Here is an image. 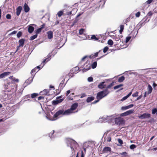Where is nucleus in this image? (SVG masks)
Wrapping results in <instances>:
<instances>
[{"mask_svg":"<svg viewBox=\"0 0 157 157\" xmlns=\"http://www.w3.org/2000/svg\"><path fill=\"white\" fill-rule=\"evenodd\" d=\"M65 140L67 146H70L72 151L77 147L78 144L75 140L69 138H66Z\"/></svg>","mask_w":157,"mask_h":157,"instance_id":"f257e3e1","label":"nucleus"},{"mask_svg":"<svg viewBox=\"0 0 157 157\" xmlns=\"http://www.w3.org/2000/svg\"><path fill=\"white\" fill-rule=\"evenodd\" d=\"M67 110L65 111L64 109H61L59 110L57 112L53 115V117L52 120H55L57 119V117L61 115H68V114Z\"/></svg>","mask_w":157,"mask_h":157,"instance_id":"f03ea898","label":"nucleus"},{"mask_svg":"<svg viewBox=\"0 0 157 157\" xmlns=\"http://www.w3.org/2000/svg\"><path fill=\"white\" fill-rule=\"evenodd\" d=\"M107 89H106L104 90L98 92L97 95V98L100 100L106 96L109 93V91Z\"/></svg>","mask_w":157,"mask_h":157,"instance_id":"7ed1b4c3","label":"nucleus"},{"mask_svg":"<svg viewBox=\"0 0 157 157\" xmlns=\"http://www.w3.org/2000/svg\"><path fill=\"white\" fill-rule=\"evenodd\" d=\"M87 56H85L84 57H83L81 59V61L78 64V66H76L72 69L71 71L73 73H77L76 72L77 71L79 70V68H80V67L81 66V64L82 63V62L85 59H86L87 57Z\"/></svg>","mask_w":157,"mask_h":157,"instance_id":"20e7f679","label":"nucleus"},{"mask_svg":"<svg viewBox=\"0 0 157 157\" xmlns=\"http://www.w3.org/2000/svg\"><path fill=\"white\" fill-rule=\"evenodd\" d=\"M78 106V103H75L73 104L70 108L67 110L68 115L73 113V111Z\"/></svg>","mask_w":157,"mask_h":157,"instance_id":"39448f33","label":"nucleus"},{"mask_svg":"<svg viewBox=\"0 0 157 157\" xmlns=\"http://www.w3.org/2000/svg\"><path fill=\"white\" fill-rule=\"evenodd\" d=\"M111 79H106L104 81L100 83L98 85V87L99 88H106V83L109 82L110 81Z\"/></svg>","mask_w":157,"mask_h":157,"instance_id":"423d86ee","label":"nucleus"},{"mask_svg":"<svg viewBox=\"0 0 157 157\" xmlns=\"http://www.w3.org/2000/svg\"><path fill=\"white\" fill-rule=\"evenodd\" d=\"M115 123L117 125H122L124 123V120L123 118L120 117L115 118Z\"/></svg>","mask_w":157,"mask_h":157,"instance_id":"0eeeda50","label":"nucleus"},{"mask_svg":"<svg viewBox=\"0 0 157 157\" xmlns=\"http://www.w3.org/2000/svg\"><path fill=\"white\" fill-rule=\"evenodd\" d=\"M80 67L83 68L82 71L84 72L89 70L90 69V66L89 64H88L87 63H86L85 64H83L82 65H81Z\"/></svg>","mask_w":157,"mask_h":157,"instance_id":"6e6552de","label":"nucleus"},{"mask_svg":"<svg viewBox=\"0 0 157 157\" xmlns=\"http://www.w3.org/2000/svg\"><path fill=\"white\" fill-rule=\"evenodd\" d=\"M151 116L150 113H144L143 114L138 116L139 118L140 119H144L146 118H149Z\"/></svg>","mask_w":157,"mask_h":157,"instance_id":"1a4fd4ad","label":"nucleus"},{"mask_svg":"<svg viewBox=\"0 0 157 157\" xmlns=\"http://www.w3.org/2000/svg\"><path fill=\"white\" fill-rule=\"evenodd\" d=\"M51 53H49L47 56V58L43 61L41 63V65L43 64L41 68H42L44 66L45 63L48 61L50 59V58L51 56Z\"/></svg>","mask_w":157,"mask_h":157,"instance_id":"9d476101","label":"nucleus"},{"mask_svg":"<svg viewBox=\"0 0 157 157\" xmlns=\"http://www.w3.org/2000/svg\"><path fill=\"white\" fill-rule=\"evenodd\" d=\"M34 76L29 78L28 79L26 80L25 82L24 83V85L25 86L24 87H25L26 86L29 84H30L32 82L33 79L34 78Z\"/></svg>","mask_w":157,"mask_h":157,"instance_id":"9b49d317","label":"nucleus"},{"mask_svg":"<svg viewBox=\"0 0 157 157\" xmlns=\"http://www.w3.org/2000/svg\"><path fill=\"white\" fill-rule=\"evenodd\" d=\"M60 96L56 99V100L53 101V104L54 105H56L58 104L64 100L63 98H61Z\"/></svg>","mask_w":157,"mask_h":157,"instance_id":"f8f14e48","label":"nucleus"},{"mask_svg":"<svg viewBox=\"0 0 157 157\" xmlns=\"http://www.w3.org/2000/svg\"><path fill=\"white\" fill-rule=\"evenodd\" d=\"M46 91V89H44L42 91H41L40 94L39 93H34L32 94H31V97L33 98H35L36 97H37V96H38L40 94H41L42 93H43V94H46L45 92Z\"/></svg>","mask_w":157,"mask_h":157,"instance_id":"ddd939ff","label":"nucleus"},{"mask_svg":"<svg viewBox=\"0 0 157 157\" xmlns=\"http://www.w3.org/2000/svg\"><path fill=\"white\" fill-rule=\"evenodd\" d=\"M134 110L133 109L129 110L128 111H126V112L122 113L120 114L121 116H125L130 114L134 112Z\"/></svg>","mask_w":157,"mask_h":157,"instance_id":"4468645a","label":"nucleus"},{"mask_svg":"<svg viewBox=\"0 0 157 157\" xmlns=\"http://www.w3.org/2000/svg\"><path fill=\"white\" fill-rule=\"evenodd\" d=\"M111 148L108 147H105L103 149L102 152L103 153H106L108 151L110 152L111 151Z\"/></svg>","mask_w":157,"mask_h":157,"instance_id":"2eb2a0df","label":"nucleus"},{"mask_svg":"<svg viewBox=\"0 0 157 157\" xmlns=\"http://www.w3.org/2000/svg\"><path fill=\"white\" fill-rule=\"evenodd\" d=\"M10 72H6L3 73L0 75V78H3L5 76L9 75L10 74Z\"/></svg>","mask_w":157,"mask_h":157,"instance_id":"dca6fc26","label":"nucleus"},{"mask_svg":"<svg viewBox=\"0 0 157 157\" xmlns=\"http://www.w3.org/2000/svg\"><path fill=\"white\" fill-rule=\"evenodd\" d=\"M48 34V39H50L52 38L53 37V32L51 31H48L47 32Z\"/></svg>","mask_w":157,"mask_h":157,"instance_id":"f3484780","label":"nucleus"},{"mask_svg":"<svg viewBox=\"0 0 157 157\" xmlns=\"http://www.w3.org/2000/svg\"><path fill=\"white\" fill-rule=\"evenodd\" d=\"M24 11L25 13H27L30 10L29 8L26 3L24 4Z\"/></svg>","mask_w":157,"mask_h":157,"instance_id":"a211bd4d","label":"nucleus"},{"mask_svg":"<svg viewBox=\"0 0 157 157\" xmlns=\"http://www.w3.org/2000/svg\"><path fill=\"white\" fill-rule=\"evenodd\" d=\"M22 7L21 6H19L16 9V15L17 16H19L21 11Z\"/></svg>","mask_w":157,"mask_h":157,"instance_id":"6ab92c4d","label":"nucleus"},{"mask_svg":"<svg viewBox=\"0 0 157 157\" xmlns=\"http://www.w3.org/2000/svg\"><path fill=\"white\" fill-rule=\"evenodd\" d=\"M147 19V17H144L142 20V21L140 22V25H141V26H142V25L143 24H144L145 23H146L148 21H149V20H148L147 21V22H145L146 21V20Z\"/></svg>","mask_w":157,"mask_h":157,"instance_id":"aec40b11","label":"nucleus"},{"mask_svg":"<svg viewBox=\"0 0 157 157\" xmlns=\"http://www.w3.org/2000/svg\"><path fill=\"white\" fill-rule=\"evenodd\" d=\"M25 40L24 39H21L19 41V46L23 47L24 45Z\"/></svg>","mask_w":157,"mask_h":157,"instance_id":"412c9836","label":"nucleus"},{"mask_svg":"<svg viewBox=\"0 0 157 157\" xmlns=\"http://www.w3.org/2000/svg\"><path fill=\"white\" fill-rule=\"evenodd\" d=\"M34 30V28L32 25H30L28 28V31L30 33H32Z\"/></svg>","mask_w":157,"mask_h":157,"instance_id":"4be33fe9","label":"nucleus"},{"mask_svg":"<svg viewBox=\"0 0 157 157\" xmlns=\"http://www.w3.org/2000/svg\"><path fill=\"white\" fill-rule=\"evenodd\" d=\"M94 98L93 96L88 97L86 99V101L87 103H89L94 100Z\"/></svg>","mask_w":157,"mask_h":157,"instance_id":"5701e85b","label":"nucleus"},{"mask_svg":"<svg viewBox=\"0 0 157 157\" xmlns=\"http://www.w3.org/2000/svg\"><path fill=\"white\" fill-rule=\"evenodd\" d=\"M14 85V84L13 83L10 82L9 83H7L6 84H5V88H7L10 87L11 86H13Z\"/></svg>","mask_w":157,"mask_h":157,"instance_id":"b1692460","label":"nucleus"},{"mask_svg":"<svg viewBox=\"0 0 157 157\" xmlns=\"http://www.w3.org/2000/svg\"><path fill=\"white\" fill-rule=\"evenodd\" d=\"M64 80H63L59 84V88H63L65 85V84H64Z\"/></svg>","mask_w":157,"mask_h":157,"instance_id":"393cba45","label":"nucleus"},{"mask_svg":"<svg viewBox=\"0 0 157 157\" xmlns=\"http://www.w3.org/2000/svg\"><path fill=\"white\" fill-rule=\"evenodd\" d=\"M132 93V92H131L129 93L126 96L124 97L121 99V101H124L126 100V99H127L128 98L131 94Z\"/></svg>","mask_w":157,"mask_h":157,"instance_id":"a878e982","label":"nucleus"},{"mask_svg":"<svg viewBox=\"0 0 157 157\" xmlns=\"http://www.w3.org/2000/svg\"><path fill=\"white\" fill-rule=\"evenodd\" d=\"M105 140H106L107 142H110L111 141V137L110 136H108L107 137H105L104 138Z\"/></svg>","mask_w":157,"mask_h":157,"instance_id":"bb28decb","label":"nucleus"},{"mask_svg":"<svg viewBox=\"0 0 157 157\" xmlns=\"http://www.w3.org/2000/svg\"><path fill=\"white\" fill-rule=\"evenodd\" d=\"M115 83V82H112V83L108 85L106 88H110L112 87L114 85Z\"/></svg>","mask_w":157,"mask_h":157,"instance_id":"cd10ccee","label":"nucleus"},{"mask_svg":"<svg viewBox=\"0 0 157 157\" xmlns=\"http://www.w3.org/2000/svg\"><path fill=\"white\" fill-rule=\"evenodd\" d=\"M152 113L153 115L156 113L157 115V108H154L152 110Z\"/></svg>","mask_w":157,"mask_h":157,"instance_id":"c85d7f7f","label":"nucleus"},{"mask_svg":"<svg viewBox=\"0 0 157 157\" xmlns=\"http://www.w3.org/2000/svg\"><path fill=\"white\" fill-rule=\"evenodd\" d=\"M124 76H122L119 78L118 79V81L120 82H122L124 80Z\"/></svg>","mask_w":157,"mask_h":157,"instance_id":"c756f323","label":"nucleus"},{"mask_svg":"<svg viewBox=\"0 0 157 157\" xmlns=\"http://www.w3.org/2000/svg\"><path fill=\"white\" fill-rule=\"evenodd\" d=\"M63 14V12L62 11H59L57 14V15L59 17H61Z\"/></svg>","mask_w":157,"mask_h":157,"instance_id":"7c9ffc66","label":"nucleus"},{"mask_svg":"<svg viewBox=\"0 0 157 157\" xmlns=\"http://www.w3.org/2000/svg\"><path fill=\"white\" fill-rule=\"evenodd\" d=\"M124 25H121L120 26V29L119 31L120 33L121 34L124 29Z\"/></svg>","mask_w":157,"mask_h":157,"instance_id":"2f4dec72","label":"nucleus"},{"mask_svg":"<svg viewBox=\"0 0 157 157\" xmlns=\"http://www.w3.org/2000/svg\"><path fill=\"white\" fill-rule=\"evenodd\" d=\"M107 44L110 46H112L113 44V42L112 40L109 39L108 40Z\"/></svg>","mask_w":157,"mask_h":157,"instance_id":"473e14b6","label":"nucleus"},{"mask_svg":"<svg viewBox=\"0 0 157 157\" xmlns=\"http://www.w3.org/2000/svg\"><path fill=\"white\" fill-rule=\"evenodd\" d=\"M91 39L92 40H98V38H97L96 36L94 35L91 36Z\"/></svg>","mask_w":157,"mask_h":157,"instance_id":"72a5a7b5","label":"nucleus"},{"mask_svg":"<svg viewBox=\"0 0 157 157\" xmlns=\"http://www.w3.org/2000/svg\"><path fill=\"white\" fill-rule=\"evenodd\" d=\"M37 36V34H35L33 36H32L30 38V40H33L35 38H36Z\"/></svg>","mask_w":157,"mask_h":157,"instance_id":"f704fd0d","label":"nucleus"},{"mask_svg":"<svg viewBox=\"0 0 157 157\" xmlns=\"http://www.w3.org/2000/svg\"><path fill=\"white\" fill-rule=\"evenodd\" d=\"M97 65V63L96 62H94L91 65L92 68L93 69H94L96 67Z\"/></svg>","mask_w":157,"mask_h":157,"instance_id":"c9c22d12","label":"nucleus"},{"mask_svg":"<svg viewBox=\"0 0 157 157\" xmlns=\"http://www.w3.org/2000/svg\"><path fill=\"white\" fill-rule=\"evenodd\" d=\"M113 39L114 40L116 41H118L120 40V38L119 37V36H114Z\"/></svg>","mask_w":157,"mask_h":157,"instance_id":"e433bc0d","label":"nucleus"},{"mask_svg":"<svg viewBox=\"0 0 157 157\" xmlns=\"http://www.w3.org/2000/svg\"><path fill=\"white\" fill-rule=\"evenodd\" d=\"M39 71V70H37H37H36V68H34V69H32L31 71V74L32 75H33V73L34 72H38V71Z\"/></svg>","mask_w":157,"mask_h":157,"instance_id":"4c0bfd02","label":"nucleus"},{"mask_svg":"<svg viewBox=\"0 0 157 157\" xmlns=\"http://www.w3.org/2000/svg\"><path fill=\"white\" fill-rule=\"evenodd\" d=\"M118 141L119 143L120 144V145H118V146H121V145L123 144V142L122 140H121L120 139H118Z\"/></svg>","mask_w":157,"mask_h":157,"instance_id":"58836bf2","label":"nucleus"},{"mask_svg":"<svg viewBox=\"0 0 157 157\" xmlns=\"http://www.w3.org/2000/svg\"><path fill=\"white\" fill-rule=\"evenodd\" d=\"M52 132H50L49 134V136L51 138H52L54 136L53 134L54 133V131L53 130L52 131Z\"/></svg>","mask_w":157,"mask_h":157,"instance_id":"ea45409f","label":"nucleus"},{"mask_svg":"<svg viewBox=\"0 0 157 157\" xmlns=\"http://www.w3.org/2000/svg\"><path fill=\"white\" fill-rule=\"evenodd\" d=\"M84 29H81L79 30V33L80 35H82L83 34L84 32Z\"/></svg>","mask_w":157,"mask_h":157,"instance_id":"a19ab883","label":"nucleus"},{"mask_svg":"<svg viewBox=\"0 0 157 157\" xmlns=\"http://www.w3.org/2000/svg\"><path fill=\"white\" fill-rule=\"evenodd\" d=\"M131 36H127L126 37L125 40L126 43H127L131 39Z\"/></svg>","mask_w":157,"mask_h":157,"instance_id":"79ce46f5","label":"nucleus"},{"mask_svg":"<svg viewBox=\"0 0 157 157\" xmlns=\"http://www.w3.org/2000/svg\"><path fill=\"white\" fill-rule=\"evenodd\" d=\"M109 49V48L107 46L105 47L103 49V52L105 53Z\"/></svg>","mask_w":157,"mask_h":157,"instance_id":"37998d69","label":"nucleus"},{"mask_svg":"<svg viewBox=\"0 0 157 157\" xmlns=\"http://www.w3.org/2000/svg\"><path fill=\"white\" fill-rule=\"evenodd\" d=\"M22 34V32L21 31H19L18 32V33H17V37L18 38H19L21 36Z\"/></svg>","mask_w":157,"mask_h":157,"instance_id":"c03bdc74","label":"nucleus"},{"mask_svg":"<svg viewBox=\"0 0 157 157\" xmlns=\"http://www.w3.org/2000/svg\"><path fill=\"white\" fill-rule=\"evenodd\" d=\"M122 86L123 85L122 84H120V85L115 86L113 87V88H119Z\"/></svg>","mask_w":157,"mask_h":157,"instance_id":"a18cd8bd","label":"nucleus"},{"mask_svg":"<svg viewBox=\"0 0 157 157\" xmlns=\"http://www.w3.org/2000/svg\"><path fill=\"white\" fill-rule=\"evenodd\" d=\"M136 147V146L134 144H132L130 146L131 149H132Z\"/></svg>","mask_w":157,"mask_h":157,"instance_id":"49530a36","label":"nucleus"},{"mask_svg":"<svg viewBox=\"0 0 157 157\" xmlns=\"http://www.w3.org/2000/svg\"><path fill=\"white\" fill-rule=\"evenodd\" d=\"M87 81L89 82H91L93 81V78L91 77H90L88 78Z\"/></svg>","mask_w":157,"mask_h":157,"instance_id":"de8ad7c7","label":"nucleus"},{"mask_svg":"<svg viewBox=\"0 0 157 157\" xmlns=\"http://www.w3.org/2000/svg\"><path fill=\"white\" fill-rule=\"evenodd\" d=\"M41 31V29L39 28L35 30L36 33V34L39 33Z\"/></svg>","mask_w":157,"mask_h":157,"instance_id":"09e8293b","label":"nucleus"},{"mask_svg":"<svg viewBox=\"0 0 157 157\" xmlns=\"http://www.w3.org/2000/svg\"><path fill=\"white\" fill-rule=\"evenodd\" d=\"M56 94H58L60 92V89H56Z\"/></svg>","mask_w":157,"mask_h":157,"instance_id":"8fccbe9b","label":"nucleus"},{"mask_svg":"<svg viewBox=\"0 0 157 157\" xmlns=\"http://www.w3.org/2000/svg\"><path fill=\"white\" fill-rule=\"evenodd\" d=\"M6 18L7 19H10L11 18V16L10 14H8L6 15Z\"/></svg>","mask_w":157,"mask_h":157,"instance_id":"3c124183","label":"nucleus"},{"mask_svg":"<svg viewBox=\"0 0 157 157\" xmlns=\"http://www.w3.org/2000/svg\"><path fill=\"white\" fill-rule=\"evenodd\" d=\"M138 92H136L135 93L133 94L132 95V96L134 97H136L138 96Z\"/></svg>","mask_w":157,"mask_h":157,"instance_id":"603ef678","label":"nucleus"},{"mask_svg":"<svg viewBox=\"0 0 157 157\" xmlns=\"http://www.w3.org/2000/svg\"><path fill=\"white\" fill-rule=\"evenodd\" d=\"M140 12H137L135 14L136 17H139L140 15Z\"/></svg>","mask_w":157,"mask_h":157,"instance_id":"864d4df0","label":"nucleus"},{"mask_svg":"<svg viewBox=\"0 0 157 157\" xmlns=\"http://www.w3.org/2000/svg\"><path fill=\"white\" fill-rule=\"evenodd\" d=\"M153 0H148L146 2V3L148 4H150L152 2Z\"/></svg>","mask_w":157,"mask_h":157,"instance_id":"5fc2aeb1","label":"nucleus"},{"mask_svg":"<svg viewBox=\"0 0 157 157\" xmlns=\"http://www.w3.org/2000/svg\"><path fill=\"white\" fill-rule=\"evenodd\" d=\"M44 98V97L42 96H40L37 99L38 100H42Z\"/></svg>","mask_w":157,"mask_h":157,"instance_id":"6e6d98bb","label":"nucleus"},{"mask_svg":"<svg viewBox=\"0 0 157 157\" xmlns=\"http://www.w3.org/2000/svg\"><path fill=\"white\" fill-rule=\"evenodd\" d=\"M152 89H149V90H148V92H147V94H150L152 92Z\"/></svg>","mask_w":157,"mask_h":157,"instance_id":"4d7b16f0","label":"nucleus"},{"mask_svg":"<svg viewBox=\"0 0 157 157\" xmlns=\"http://www.w3.org/2000/svg\"><path fill=\"white\" fill-rule=\"evenodd\" d=\"M122 109L126 110V109H128V106H126L122 107Z\"/></svg>","mask_w":157,"mask_h":157,"instance_id":"13d9d810","label":"nucleus"},{"mask_svg":"<svg viewBox=\"0 0 157 157\" xmlns=\"http://www.w3.org/2000/svg\"><path fill=\"white\" fill-rule=\"evenodd\" d=\"M86 96V95L85 93H83L81 94V98H83L84 97H85Z\"/></svg>","mask_w":157,"mask_h":157,"instance_id":"bf43d9fd","label":"nucleus"},{"mask_svg":"<svg viewBox=\"0 0 157 157\" xmlns=\"http://www.w3.org/2000/svg\"><path fill=\"white\" fill-rule=\"evenodd\" d=\"M13 81L14 82H19V79L17 78H15L13 79Z\"/></svg>","mask_w":157,"mask_h":157,"instance_id":"052dcab7","label":"nucleus"},{"mask_svg":"<svg viewBox=\"0 0 157 157\" xmlns=\"http://www.w3.org/2000/svg\"><path fill=\"white\" fill-rule=\"evenodd\" d=\"M100 100L99 99H97V100H95V101H94L92 103V104H95V103H97V102H98Z\"/></svg>","mask_w":157,"mask_h":157,"instance_id":"680f3d73","label":"nucleus"},{"mask_svg":"<svg viewBox=\"0 0 157 157\" xmlns=\"http://www.w3.org/2000/svg\"><path fill=\"white\" fill-rule=\"evenodd\" d=\"M152 13L151 11H150L148 12V13L147 14V15L149 16H151L152 15Z\"/></svg>","mask_w":157,"mask_h":157,"instance_id":"e2e57ef3","label":"nucleus"},{"mask_svg":"<svg viewBox=\"0 0 157 157\" xmlns=\"http://www.w3.org/2000/svg\"><path fill=\"white\" fill-rule=\"evenodd\" d=\"M128 109H129V108H131L132 107H133V105L132 104H131L128 105Z\"/></svg>","mask_w":157,"mask_h":157,"instance_id":"0e129e2a","label":"nucleus"},{"mask_svg":"<svg viewBox=\"0 0 157 157\" xmlns=\"http://www.w3.org/2000/svg\"><path fill=\"white\" fill-rule=\"evenodd\" d=\"M98 52H97L95 53L94 55L93 56H94V57H97L98 56Z\"/></svg>","mask_w":157,"mask_h":157,"instance_id":"69168bd1","label":"nucleus"},{"mask_svg":"<svg viewBox=\"0 0 157 157\" xmlns=\"http://www.w3.org/2000/svg\"><path fill=\"white\" fill-rule=\"evenodd\" d=\"M147 86L148 87L147 88H152L150 84H147Z\"/></svg>","mask_w":157,"mask_h":157,"instance_id":"338daca9","label":"nucleus"},{"mask_svg":"<svg viewBox=\"0 0 157 157\" xmlns=\"http://www.w3.org/2000/svg\"><path fill=\"white\" fill-rule=\"evenodd\" d=\"M152 86L154 88L156 86L157 87V84L156 85L155 83H154L152 84Z\"/></svg>","mask_w":157,"mask_h":157,"instance_id":"774afa93","label":"nucleus"}]
</instances>
